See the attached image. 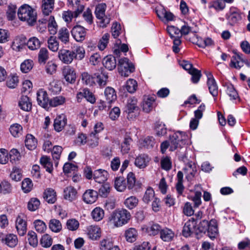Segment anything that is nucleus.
I'll return each instance as SVG.
<instances>
[{
  "instance_id": "obj_8",
  "label": "nucleus",
  "mask_w": 250,
  "mask_h": 250,
  "mask_svg": "<svg viewBox=\"0 0 250 250\" xmlns=\"http://www.w3.org/2000/svg\"><path fill=\"white\" fill-rule=\"evenodd\" d=\"M196 225V222L194 217L189 219L183 227L182 231V235L186 238L190 237L193 234L195 235Z\"/></svg>"
},
{
  "instance_id": "obj_30",
  "label": "nucleus",
  "mask_w": 250,
  "mask_h": 250,
  "mask_svg": "<svg viewBox=\"0 0 250 250\" xmlns=\"http://www.w3.org/2000/svg\"><path fill=\"white\" fill-rule=\"evenodd\" d=\"M104 66L109 70H112L116 66V60L114 56L108 55L104 58L103 61Z\"/></svg>"
},
{
  "instance_id": "obj_62",
  "label": "nucleus",
  "mask_w": 250,
  "mask_h": 250,
  "mask_svg": "<svg viewBox=\"0 0 250 250\" xmlns=\"http://www.w3.org/2000/svg\"><path fill=\"white\" fill-rule=\"evenodd\" d=\"M79 222L75 219H68L66 223L67 229L71 231L76 230L79 227Z\"/></svg>"
},
{
  "instance_id": "obj_49",
  "label": "nucleus",
  "mask_w": 250,
  "mask_h": 250,
  "mask_svg": "<svg viewBox=\"0 0 250 250\" xmlns=\"http://www.w3.org/2000/svg\"><path fill=\"white\" fill-rule=\"evenodd\" d=\"M163 227L158 223H152L148 227L147 231L150 235L155 236L159 234Z\"/></svg>"
},
{
  "instance_id": "obj_28",
  "label": "nucleus",
  "mask_w": 250,
  "mask_h": 250,
  "mask_svg": "<svg viewBox=\"0 0 250 250\" xmlns=\"http://www.w3.org/2000/svg\"><path fill=\"white\" fill-rule=\"evenodd\" d=\"M108 172L102 169L96 170L93 172V178L99 183H103L107 179Z\"/></svg>"
},
{
  "instance_id": "obj_32",
  "label": "nucleus",
  "mask_w": 250,
  "mask_h": 250,
  "mask_svg": "<svg viewBox=\"0 0 250 250\" xmlns=\"http://www.w3.org/2000/svg\"><path fill=\"white\" fill-rule=\"evenodd\" d=\"M158 17L162 20H165L166 21H171L173 20L174 16L170 11H167L165 8H162L156 10Z\"/></svg>"
},
{
  "instance_id": "obj_51",
  "label": "nucleus",
  "mask_w": 250,
  "mask_h": 250,
  "mask_svg": "<svg viewBox=\"0 0 250 250\" xmlns=\"http://www.w3.org/2000/svg\"><path fill=\"white\" fill-rule=\"evenodd\" d=\"M155 129L156 134L159 136H164L167 133V128L165 125L162 122H157L156 123Z\"/></svg>"
},
{
  "instance_id": "obj_59",
  "label": "nucleus",
  "mask_w": 250,
  "mask_h": 250,
  "mask_svg": "<svg viewBox=\"0 0 250 250\" xmlns=\"http://www.w3.org/2000/svg\"><path fill=\"white\" fill-rule=\"evenodd\" d=\"M48 47L53 52L57 51L59 49V42L56 38L51 36L48 40Z\"/></svg>"
},
{
  "instance_id": "obj_27",
  "label": "nucleus",
  "mask_w": 250,
  "mask_h": 250,
  "mask_svg": "<svg viewBox=\"0 0 250 250\" xmlns=\"http://www.w3.org/2000/svg\"><path fill=\"white\" fill-rule=\"evenodd\" d=\"M226 19L228 21V23L233 26L241 19V16L236 10L232 11L230 10L229 13L226 16Z\"/></svg>"
},
{
  "instance_id": "obj_25",
  "label": "nucleus",
  "mask_w": 250,
  "mask_h": 250,
  "mask_svg": "<svg viewBox=\"0 0 250 250\" xmlns=\"http://www.w3.org/2000/svg\"><path fill=\"white\" fill-rule=\"evenodd\" d=\"M155 98L153 96H147L144 98L142 103V108L144 112L149 113L153 108Z\"/></svg>"
},
{
  "instance_id": "obj_60",
  "label": "nucleus",
  "mask_w": 250,
  "mask_h": 250,
  "mask_svg": "<svg viewBox=\"0 0 250 250\" xmlns=\"http://www.w3.org/2000/svg\"><path fill=\"white\" fill-rule=\"evenodd\" d=\"M18 82V77L16 75H10L8 77L6 85L10 88H14L17 85Z\"/></svg>"
},
{
  "instance_id": "obj_54",
  "label": "nucleus",
  "mask_w": 250,
  "mask_h": 250,
  "mask_svg": "<svg viewBox=\"0 0 250 250\" xmlns=\"http://www.w3.org/2000/svg\"><path fill=\"white\" fill-rule=\"evenodd\" d=\"M65 102V98L62 96L53 97L50 100L49 106L56 107L63 104Z\"/></svg>"
},
{
  "instance_id": "obj_57",
  "label": "nucleus",
  "mask_w": 250,
  "mask_h": 250,
  "mask_svg": "<svg viewBox=\"0 0 250 250\" xmlns=\"http://www.w3.org/2000/svg\"><path fill=\"white\" fill-rule=\"evenodd\" d=\"M161 168L166 171H169L172 168V163L168 156L163 157L161 160Z\"/></svg>"
},
{
  "instance_id": "obj_21",
  "label": "nucleus",
  "mask_w": 250,
  "mask_h": 250,
  "mask_svg": "<svg viewBox=\"0 0 250 250\" xmlns=\"http://www.w3.org/2000/svg\"><path fill=\"white\" fill-rule=\"evenodd\" d=\"M63 198L65 200L72 202L77 197V190L72 186H68L63 189Z\"/></svg>"
},
{
  "instance_id": "obj_10",
  "label": "nucleus",
  "mask_w": 250,
  "mask_h": 250,
  "mask_svg": "<svg viewBox=\"0 0 250 250\" xmlns=\"http://www.w3.org/2000/svg\"><path fill=\"white\" fill-rule=\"evenodd\" d=\"M76 57L72 50L61 49L58 52V58L63 63L70 64Z\"/></svg>"
},
{
  "instance_id": "obj_19",
  "label": "nucleus",
  "mask_w": 250,
  "mask_h": 250,
  "mask_svg": "<svg viewBox=\"0 0 250 250\" xmlns=\"http://www.w3.org/2000/svg\"><path fill=\"white\" fill-rule=\"evenodd\" d=\"M208 222V220L205 219L201 221L198 225H196L195 236L197 239H199L206 233Z\"/></svg>"
},
{
  "instance_id": "obj_58",
  "label": "nucleus",
  "mask_w": 250,
  "mask_h": 250,
  "mask_svg": "<svg viewBox=\"0 0 250 250\" xmlns=\"http://www.w3.org/2000/svg\"><path fill=\"white\" fill-rule=\"evenodd\" d=\"M41 245L44 248L50 247L53 243V239L48 234H44L40 240Z\"/></svg>"
},
{
  "instance_id": "obj_39",
  "label": "nucleus",
  "mask_w": 250,
  "mask_h": 250,
  "mask_svg": "<svg viewBox=\"0 0 250 250\" xmlns=\"http://www.w3.org/2000/svg\"><path fill=\"white\" fill-rule=\"evenodd\" d=\"M99 140L98 135L96 133L91 132L87 138V145L92 148H95L99 145Z\"/></svg>"
},
{
  "instance_id": "obj_56",
  "label": "nucleus",
  "mask_w": 250,
  "mask_h": 250,
  "mask_svg": "<svg viewBox=\"0 0 250 250\" xmlns=\"http://www.w3.org/2000/svg\"><path fill=\"white\" fill-rule=\"evenodd\" d=\"M137 86V82L132 79L127 80L125 85V89L130 93H134L136 90Z\"/></svg>"
},
{
  "instance_id": "obj_36",
  "label": "nucleus",
  "mask_w": 250,
  "mask_h": 250,
  "mask_svg": "<svg viewBox=\"0 0 250 250\" xmlns=\"http://www.w3.org/2000/svg\"><path fill=\"white\" fill-rule=\"evenodd\" d=\"M25 145L29 150L34 149L37 145V140L32 134H28L26 136Z\"/></svg>"
},
{
  "instance_id": "obj_12",
  "label": "nucleus",
  "mask_w": 250,
  "mask_h": 250,
  "mask_svg": "<svg viewBox=\"0 0 250 250\" xmlns=\"http://www.w3.org/2000/svg\"><path fill=\"white\" fill-rule=\"evenodd\" d=\"M233 55L232 56L229 66L232 68L239 69L243 66L244 63L248 65V62L242 57V55L238 53L236 50H233Z\"/></svg>"
},
{
  "instance_id": "obj_46",
  "label": "nucleus",
  "mask_w": 250,
  "mask_h": 250,
  "mask_svg": "<svg viewBox=\"0 0 250 250\" xmlns=\"http://www.w3.org/2000/svg\"><path fill=\"white\" fill-rule=\"evenodd\" d=\"M115 188L119 191H123L126 188L125 180L124 177H117L115 180Z\"/></svg>"
},
{
  "instance_id": "obj_20",
  "label": "nucleus",
  "mask_w": 250,
  "mask_h": 250,
  "mask_svg": "<svg viewBox=\"0 0 250 250\" xmlns=\"http://www.w3.org/2000/svg\"><path fill=\"white\" fill-rule=\"evenodd\" d=\"M159 235L162 241L168 242L173 240L175 233L171 229L167 227H163Z\"/></svg>"
},
{
  "instance_id": "obj_35",
  "label": "nucleus",
  "mask_w": 250,
  "mask_h": 250,
  "mask_svg": "<svg viewBox=\"0 0 250 250\" xmlns=\"http://www.w3.org/2000/svg\"><path fill=\"white\" fill-rule=\"evenodd\" d=\"M177 182L176 185V189L179 195H181L184 190L183 186V173L182 171H179L177 174Z\"/></svg>"
},
{
  "instance_id": "obj_29",
  "label": "nucleus",
  "mask_w": 250,
  "mask_h": 250,
  "mask_svg": "<svg viewBox=\"0 0 250 250\" xmlns=\"http://www.w3.org/2000/svg\"><path fill=\"white\" fill-rule=\"evenodd\" d=\"M19 106L23 111H29L32 108V103L27 96H22L19 102Z\"/></svg>"
},
{
  "instance_id": "obj_3",
  "label": "nucleus",
  "mask_w": 250,
  "mask_h": 250,
  "mask_svg": "<svg viewBox=\"0 0 250 250\" xmlns=\"http://www.w3.org/2000/svg\"><path fill=\"white\" fill-rule=\"evenodd\" d=\"M18 16L20 20L26 21L29 25H33L36 21V13L27 4H24L19 8Z\"/></svg>"
},
{
  "instance_id": "obj_50",
  "label": "nucleus",
  "mask_w": 250,
  "mask_h": 250,
  "mask_svg": "<svg viewBox=\"0 0 250 250\" xmlns=\"http://www.w3.org/2000/svg\"><path fill=\"white\" fill-rule=\"evenodd\" d=\"M40 42L36 37L31 38L27 42V46L31 50H34L40 48Z\"/></svg>"
},
{
  "instance_id": "obj_37",
  "label": "nucleus",
  "mask_w": 250,
  "mask_h": 250,
  "mask_svg": "<svg viewBox=\"0 0 250 250\" xmlns=\"http://www.w3.org/2000/svg\"><path fill=\"white\" fill-rule=\"evenodd\" d=\"M58 38L65 44L68 42L69 39L68 30L65 27L61 28L58 31Z\"/></svg>"
},
{
  "instance_id": "obj_6",
  "label": "nucleus",
  "mask_w": 250,
  "mask_h": 250,
  "mask_svg": "<svg viewBox=\"0 0 250 250\" xmlns=\"http://www.w3.org/2000/svg\"><path fill=\"white\" fill-rule=\"evenodd\" d=\"M118 69L119 73L124 77H128L135 70L134 64L127 58H121L119 61Z\"/></svg>"
},
{
  "instance_id": "obj_17",
  "label": "nucleus",
  "mask_w": 250,
  "mask_h": 250,
  "mask_svg": "<svg viewBox=\"0 0 250 250\" xmlns=\"http://www.w3.org/2000/svg\"><path fill=\"white\" fill-rule=\"evenodd\" d=\"M67 123V118L64 114L58 115L54 120L53 126L57 132L61 131Z\"/></svg>"
},
{
  "instance_id": "obj_5",
  "label": "nucleus",
  "mask_w": 250,
  "mask_h": 250,
  "mask_svg": "<svg viewBox=\"0 0 250 250\" xmlns=\"http://www.w3.org/2000/svg\"><path fill=\"white\" fill-rule=\"evenodd\" d=\"M169 140L170 143L169 150L171 151H174L178 148L182 147L186 143V136L179 131L169 136Z\"/></svg>"
},
{
  "instance_id": "obj_2",
  "label": "nucleus",
  "mask_w": 250,
  "mask_h": 250,
  "mask_svg": "<svg viewBox=\"0 0 250 250\" xmlns=\"http://www.w3.org/2000/svg\"><path fill=\"white\" fill-rule=\"evenodd\" d=\"M131 218L130 212L125 209L114 210L109 217V220L116 227H121L127 224Z\"/></svg>"
},
{
  "instance_id": "obj_23",
  "label": "nucleus",
  "mask_w": 250,
  "mask_h": 250,
  "mask_svg": "<svg viewBox=\"0 0 250 250\" xmlns=\"http://www.w3.org/2000/svg\"><path fill=\"white\" fill-rule=\"evenodd\" d=\"M55 0H42L41 9L44 16H48L54 8Z\"/></svg>"
},
{
  "instance_id": "obj_48",
  "label": "nucleus",
  "mask_w": 250,
  "mask_h": 250,
  "mask_svg": "<svg viewBox=\"0 0 250 250\" xmlns=\"http://www.w3.org/2000/svg\"><path fill=\"white\" fill-rule=\"evenodd\" d=\"M226 93L230 97V100H236L239 98L238 93L231 84H229L227 85Z\"/></svg>"
},
{
  "instance_id": "obj_47",
  "label": "nucleus",
  "mask_w": 250,
  "mask_h": 250,
  "mask_svg": "<svg viewBox=\"0 0 250 250\" xmlns=\"http://www.w3.org/2000/svg\"><path fill=\"white\" fill-rule=\"evenodd\" d=\"M113 246V243L111 238L106 237L100 242V249L101 250H111Z\"/></svg>"
},
{
  "instance_id": "obj_52",
  "label": "nucleus",
  "mask_w": 250,
  "mask_h": 250,
  "mask_svg": "<svg viewBox=\"0 0 250 250\" xmlns=\"http://www.w3.org/2000/svg\"><path fill=\"white\" fill-rule=\"evenodd\" d=\"M124 203L126 208L131 209L137 206L138 199L135 196H131L126 199Z\"/></svg>"
},
{
  "instance_id": "obj_9",
  "label": "nucleus",
  "mask_w": 250,
  "mask_h": 250,
  "mask_svg": "<svg viewBox=\"0 0 250 250\" xmlns=\"http://www.w3.org/2000/svg\"><path fill=\"white\" fill-rule=\"evenodd\" d=\"M205 73L208 78L207 83L209 93L213 97L214 101H215L218 94L217 84L211 72H206Z\"/></svg>"
},
{
  "instance_id": "obj_38",
  "label": "nucleus",
  "mask_w": 250,
  "mask_h": 250,
  "mask_svg": "<svg viewBox=\"0 0 250 250\" xmlns=\"http://www.w3.org/2000/svg\"><path fill=\"white\" fill-rule=\"evenodd\" d=\"M2 242L10 247H15L18 243V238L16 235L9 234L7 235L4 239H2Z\"/></svg>"
},
{
  "instance_id": "obj_43",
  "label": "nucleus",
  "mask_w": 250,
  "mask_h": 250,
  "mask_svg": "<svg viewBox=\"0 0 250 250\" xmlns=\"http://www.w3.org/2000/svg\"><path fill=\"white\" fill-rule=\"evenodd\" d=\"M132 141V140L129 135H126L125 136L124 141L121 144V151L123 153L125 154L128 152Z\"/></svg>"
},
{
  "instance_id": "obj_22",
  "label": "nucleus",
  "mask_w": 250,
  "mask_h": 250,
  "mask_svg": "<svg viewBox=\"0 0 250 250\" xmlns=\"http://www.w3.org/2000/svg\"><path fill=\"white\" fill-rule=\"evenodd\" d=\"M98 192L93 189L86 190L83 194V199L87 204H92L97 199Z\"/></svg>"
},
{
  "instance_id": "obj_11",
  "label": "nucleus",
  "mask_w": 250,
  "mask_h": 250,
  "mask_svg": "<svg viewBox=\"0 0 250 250\" xmlns=\"http://www.w3.org/2000/svg\"><path fill=\"white\" fill-rule=\"evenodd\" d=\"M50 100L48 94L44 89H40L37 92V100L38 104L44 108H47L49 105Z\"/></svg>"
},
{
  "instance_id": "obj_40",
  "label": "nucleus",
  "mask_w": 250,
  "mask_h": 250,
  "mask_svg": "<svg viewBox=\"0 0 250 250\" xmlns=\"http://www.w3.org/2000/svg\"><path fill=\"white\" fill-rule=\"evenodd\" d=\"M49 228L54 232H59L62 230V226L61 222L56 219H52L49 221Z\"/></svg>"
},
{
  "instance_id": "obj_42",
  "label": "nucleus",
  "mask_w": 250,
  "mask_h": 250,
  "mask_svg": "<svg viewBox=\"0 0 250 250\" xmlns=\"http://www.w3.org/2000/svg\"><path fill=\"white\" fill-rule=\"evenodd\" d=\"M49 58V53L46 48L40 49L38 53V62L40 64H44Z\"/></svg>"
},
{
  "instance_id": "obj_61",
  "label": "nucleus",
  "mask_w": 250,
  "mask_h": 250,
  "mask_svg": "<svg viewBox=\"0 0 250 250\" xmlns=\"http://www.w3.org/2000/svg\"><path fill=\"white\" fill-rule=\"evenodd\" d=\"M33 66V62L31 60H25L21 65V70L24 73L29 72Z\"/></svg>"
},
{
  "instance_id": "obj_13",
  "label": "nucleus",
  "mask_w": 250,
  "mask_h": 250,
  "mask_svg": "<svg viewBox=\"0 0 250 250\" xmlns=\"http://www.w3.org/2000/svg\"><path fill=\"white\" fill-rule=\"evenodd\" d=\"M71 32L73 38L79 42L83 41L86 35V29L79 25L74 26Z\"/></svg>"
},
{
  "instance_id": "obj_63",
  "label": "nucleus",
  "mask_w": 250,
  "mask_h": 250,
  "mask_svg": "<svg viewBox=\"0 0 250 250\" xmlns=\"http://www.w3.org/2000/svg\"><path fill=\"white\" fill-rule=\"evenodd\" d=\"M33 183L29 178H25L22 182L21 188L23 192L28 193L33 188Z\"/></svg>"
},
{
  "instance_id": "obj_41",
  "label": "nucleus",
  "mask_w": 250,
  "mask_h": 250,
  "mask_svg": "<svg viewBox=\"0 0 250 250\" xmlns=\"http://www.w3.org/2000/svg\"><path fill=\"white\" fill-rule=\"evenodd\" d=\"M137 234V231L136 229L132 228L127 229L125 233L126 241L131 243L136 240Z\"/></svg>"
},
{
  "instance_id": "obj_34",
  "label": "nucleus",
  "mask_w": 250,
  "mask_h": 250,
  "mask_svg": "<svg viewBox=\"0 0 250 250\" xmlns=\"http://www.w3.org/2000/svg\"><path fill=\"white\" fill-rule=\"evenodd\" d=\"M104 95L108 104H110L115 101L117 96L115 90L111 87H107L104 90Z\"/></svg>"
},
{
  "instance_id": "obj_64",
  "label": "nucleus",
  "mask_w": 250,
  "mask_h": 250,
  "mask_svg": "<svg viewBox=\"0 0 250 250\" xmlns=\"http://www.w3.org/2000/svg\"><path fill=\"white\" fill-rule=\"evenodd\" d=\"M9 130L11 134L14 137H16L19 136V134L21 133L22 127L20 125L15 124L10 126Z\"/></svg>"
},
{
  "instance_id": "obj_1",
  "label": "nucleus",
  "mask_w": 250,
  "mask_h": 250,
  "mask_svg": "<svg viewBox=\"0 0 250 250\" xmlns=\"http://www.w3.org/2000/svg\"><path fill=\"white\" fill-rule=\"evenodd\" d=\"M108 76L103 72H97L90 75L87 72L82 74V80L83 83L90 86L97 83L100 87L104 86L107 83Z\"/></svg>"
},
{
  "instance_id": "obj_14",
  "label": "nucleus",
  "mask_w": 250,
  "mask_h": 250,
  "mask_svg": "<svg viewBox=\"0 0 250 250\" xmlns=\"http://www.w3.org/2000/svg\"><path fill=\"white\" fill-rule=\"evenodd\" d=\"M23 218V214H19L16 221V228L20 236H23L27 231V222Z\"/></svg>"
},
{
  "instance_id": "obj_45",
  "label": "nucleus",
  "mask_w": 250,
  "mask_h": 250,
  "mask_svg": "<svg viewBox=\"0 0 250 250\" xmlns=\"http://www.w3.org/2000/svg\"><path fill=\"white\" fill-rule=\"evenodd\" d=\"M104 210L100 207H96L91 212L93 219L96 221L101 220L104 217Z\"/></svg>"
},
{
  "instance_id": "obj_15",
  "label": "nucleus",
  "mask_w": 250,
  "mask_h": 250,
  "mask_svg": "<svg viewBox=\"0 0 250 250\" xmlns=\"http://www.w3.org/2000/svg\"><path fill=\"white\" fill-rule=\"evenodd\" d=\"M62 75L65 81L69 83H74L76 79V74L74 69L70 66L67 65L62 69Z\"/></svg>"
},
{
  "instance_id": "obj_24",
  "label": "nucleus",
  "mask_w": 250,
  "mask_h": 250,
  "mask_svg": "<svg viewBox=\"0 0 250 250\" xmlns=\"http://www.w3.org/2000/svg\"><path fill=\"white\" fill-rule=\"evenodd\" d=\"M26 44L27 45L26 38L23 35H21L17 37L14 39L12 44V48L13 50L19 51L23 48Z\"/></svg>"
},
{
  "instance_id": "obj_53",
  "label": "nucleus",
  "mask_w": 250,
  "mask_h": 250,
  "mask_svg": "<svg viewBox=\"0 0 250 250\" xmlns=\"http://www.w3.org/2000/svg\"><path fill=\"white\" fill-rule=\"evenodd\" d=\"M40 205V201L37 198H32L27 204V208L29 210L34 211L38 209Z\"/></svg>"
},
{
  "instance_id": "obj_44",
  "label": "nucleus",
  "mask_w": 250,
  "mask_h": 250,
  "mask_svg": "<svg viewBox=\"0 0 250 250\" xmlns=\"http://www.w3.org/2000/svg\"><path fill=\"white\" fill-rule=\"evenodd\" d=\"M40 163L47 171L51 173L53 170V165L50 162V159L47 156H42L40 159Z\"/></svg>"
},
{
  "instance_id": "obj_7",
  "label": "nucleus",
  "mask_w": 250,
  "mask_h": 250,
  "mask_svg": "<svg viewBox=\"0 0 250 250\" xmlns=\"http://www.w3.org/2000/svg\"><path fill=\"white\" fill-rule=\"evenodd\" d=\"M106 8V5L105 3H100L97 5L95 11L96 17L100 20V25L102 27H106L110 22V18L105 15Z\"/></svg>"
},
{
  "instance_id": "obj_18",
  "label": "nucleus",
  "mask_w": 250,
  "mask_h": 250,
  "mask_svg": "<svg viewBox=\"0 0 250 250\" xmlns=\"http://www.w3.org/2000/svg\"><path fill=\"white\" fill-rule=\"evenodd\" d=\"M183 170L186 174V178L188 181H192L197 171L196 166L195 164L192 162L188 163Z\"/></svg>"
},
{
  "instance_id": "obj_55",
  "label": "nucleus",
  "mask_w": 250,
  "mask_h": 250,
  "mask_svg": "<svg viewBox=\"0 0 250 250\" xmlns=\"http://www.w3.org/2000/svg\"><path fill=\"white\" fill-rule=\"evenodd\" d=\"M48 28L51 35L56 34L58 30V25L53 16H50L48 23Z\"/></svg>"
},
{
  "instance_id": "obj_33",
  "label": "nucleus",
  "mask_w": 250,
  "mask_h": 250,
  "mask_svg": "<svg viewBox=\"0 0 250 250\" xmlns=\"http://www.w3.org/2000/svg\"><path fill=\"white\" fill-rule=\"evenodd\" d=\"M87 235L91 240H97L101 236V229L98 226H91L87 229Z\"/></svg>"
},
{
  "instance_id": "obj_26",
  "label": "nucleus",
  "mask_w": 250,
  "mask_h": 250,
  "mask_svg": "<svg viewBox=\"0 0 250 250\" xmlns=\"http://www.w3.org/2000/svg\"><path fill=\"white\" fill-rule=\"evenodd\" d=\"M150 160L147 155L142 154L137 156L134 162V165L139 168H145Z\"/></svg>"
},
{
  "instance_id": "obj_31",
  "label": "nucleus",
  "mask_w": 250,
  "mask_h": 250,
  "mask_svg": "<svg viewBox=\"0 0 250 250\" xmlns=\"http://www.w3.org/2000/svg\"><path fill=\"white\" fill-rule=\"evenodd\" d=\"M43 198L49 204H54L56 200V193L51 188L45 189L43 192Z\"/></svg>"
},
{
  "instance_id": "obj_16",
  "label": "nucleus",
  "mask_w": 250,
  "mask_h": 250,
  "mask_svg": "<svg viewBox=\"0 0 250 250\" xmlns=\"http://www.w3.org/2000/svg\"><path fill=\"white\" fill-rule=\"evenodd\" d=\"M218 223L216 219H212L208 222V227L207 228V235L211 239L213 240L218 235Z\"/></svg>"
},
{
  "instance_id": "obj_4",
  "label": "nucleus",
  "mask_w": 250,
  "mask_h": 250,
  "mask_svg": "<svg viewBox=\"0 0 250 250\" xmlns=\"http://www.w3.org/2000/svg\"><path fill=\"white\" fill-rule=\"evenodd\" d=\"M140 108L137 105V100L135 97L130 98L127 100L125 107V113L128 120L135 119L139 115Z\"/></svg>"
}]
</instances>
